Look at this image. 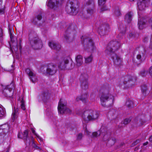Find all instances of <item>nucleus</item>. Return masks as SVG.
I'll list each match as a JSON object with an SVG mask.
<instances>
[{
  "instance_id": "nucleus-45",
  "label": "nucleus",
  "mask_w": 152,
  "mask_h": 152,
  "mask_svg": "<svg viewBox=\"0 0 152 152\" xmlns=\"http://www.w3.org/2000/svg\"><path fill=\"white\" fill-rule=\"evenodd\" d=\"M149 24L152 28V18L149 20Z\"/></svg>"
},
{
  "instance_id": "nucleus-11",
  "label": "nucleus",
  "mask_w": 152,
  "mask_h": 152,
  "mask_svg": "<svg viewBox=\"0 0 152 152\" xmlns=\"http://www.w3.org/2000/svg\"><path fill=\"white\" fill-rule=\"evenodd\" d=\"M150 0H139L137 3L138 9L140 10H142L149 4Z\"/></svg>"
},
{
  "instance_id": "nucleus-33",
  "label": "nucleus",
  "mask_w": 152,
  "mask_h": 152,
  "mask_svg": "<svg viewBox=\"0 0 152 152\" xmlns=\"http://www.w3.org/2000/svg\"><path fill=\"white\" fill-rule=\"evenodd\" d=\"M28 131L27 130H25L23 132V133L22 134L23 135V137L24 139H26L27 138L28 134Z\"/></svg>"
},
{
  "instance_id": "nucleus-18",
  "label": "nucleus",
  "mask_w": 152,
  "mask_h": 152,
  "mask_svg": "<svg viewBox=\"0 0 152 152\" xmlns=\"http://www.w3.org/2000/svg\"><path fill=\"white\" fill-rule=\"evenodd\" d=\"M48 45L52 49L56 50H59L61 47L60 45L53 41L50 42Z\"/></svg>"
},
{
  "instance_id": "nucleus-2",
  "label": "nucleus",
  "mask_w": 152,
  "mask_h": 152,
  "mask_svg": "<svg viewBox=\"0 0 152 152\" xmlns=\"http://www.w3.org/2000/svg\"><path fill=\"white\" fill-rule=\"evenodd\" d=\"M83 119V123H87L89 121H94L98 118L99 116L98 113L91 109L85 110L81 115Z\"/></svg>"
},
{
  "instance_id": "nucleus-37",
  "label": "nucleus",
  "mask_w": 152,
  "mask_h": 152,
  "mask_svg": "<svg viewBox=\"0 0 152 152\" xmlns=\"http://www.w3.org/2000/svg\"><path fill=\"white\" fill-rule=\"evenodd\" d=\"M130 121L131 120L130 118H126L124 120L123 123L124 124H126L129 123Z\"/></svg>"
},
{
  "instance_id": "nucleus-4",
  "label": "nucleus",
  "mask_w": 152,
  "mask_h": 152,
  "mask_svg": "<svg viewBox=\"0 0 152 152\" xmlns=\"http://www.w3.org/2000/svg\"><path fill=\"white\" fill-rule=\"evenodd\" d=\"M66 10L69 13L75 15L78 11V6L76 0H69Z\"/></svg>"
},
{
  "instance_id": "nucleus-27",
  "label": "nucleus",
  "mask_w": 152,
  "mask_h": 152,
  "mask_svg": "<svg viewBox=\"0 0 152 152\" xmlns=\"http://www.w3.org/2000/svg\"><path fill=\"white\" fill-rule=\"evenodd\" d=\"M139 18L138 19V26L139 28L140 29H143L145 25V23L143 21L141 20Z\"/></svg>"
},
{
  "instance_id": "nucleus-12",
  "label": "nucleus",
  "mask_w": 152,
  "mask_h": 152,
  "mask_svg": "<svg viewBox=\"0 0 152 152\" xmlns=\"http://www.w3.org/2000/svg\"><path fill=\"white\" fill-rule=\"evenodd\" d=\"M69 60L66 58H61L58 64V68L61 70L65 69L68 64Z\"/></svg>"
},
{
  "instance_id": "nucleus-13",
  "label": "nucleus",
  "mask_w": 152,
  "mask_h": 152,
  "mask_svg": "<svg viewBox=\"0 0 152 152\" xmlns=\"http://www.w3.org/2000/svg\"><path fill=\"white\" fill-rule=\"evenodd\" d=\"M83 128L85 130V132L88 136H90L92 138H94L97 137L101 135V131H98L97 132H94L92 133L91 135H90L91 133L89 132L87 129V126L86 124L83 125Z\"/></svg>"
},
{
  "instance_id": "nucleus-8",
  "label": "nucleus",
  "mask_w": 152,
  "mask_h": 152,
  "mask_svg": "<svg viewBox=\"0 0 152 152\" xmlns=\"http://www.w3.org/2000/svg\"><path fill=\"white\" fill-rule=\"evenodd\" d=\"M66 104L63 103L61 99L59 103L58 107V109L59 113L63 114L64 113H70L71 110L68 108H66Z\"/></svg>"
},
{
  "instance_id": "nucleus-35",
  "label": "nucleus",
  "mask_w": 152,
  "mask_h": 152,
  "mask_svg": "<svg viewBox=\"0 0 152 152\" xmlns=\"http://www.w3.org/2000/svg\"><path fill=\"white\" fill-rule=\"evenodd\" d=\"M31 130L32 132L35 135L36 137H37L39 140V141H41V139L39 137V136L35 132V130L31 128Z\"/></svg>"
},
{
  "instance_id": "nucleus-36",
  "label": "nucleus",
  "mask_w": 152,
  "mask_h": 152,
  "mask_svg": "<svg viewBox=\"0 0 152 152\" xmlns=\"http://www.w3.org/2000/svg\"><path fill=\"white\" fill-rule=\"evenodd\" d=\"M106 1V0H98V2L99 5H102L104 4Z\"/></svg>"
},
{
  "instance_id": "nucleus-1",
  "label": "nucleus",
  "mask_w": 152,
  "mask_h": 152,
  "mask_svg": "<svg viewBox=\"0 0 152 152\" xmlns=\"http://www.w3.org/2000/svg\"><path fill=\"white\" fill-rule=\"evenodd\" d=\"M120 46V44L119 42L116 41H112L108 44L105 51L106 53L111 58L114 63L118 65L121 64V59L119 56L114 53V52L117 50Z\"/></svg>"
},
{
  "instance_id": "nucleus-21",
  "label": "nucleus",
  "mask_w": 152,
  "mask_h": 152,
  "mask_svg": "<svg viewBox=\"0 0 152 152\" xmlns=\"http://www.w3.org/2000/svg\"><path fill=\"white\" fill-rule=\"evenodd\" d=\"M102 31H101L100 32H99V34L101 35H103L104 32H106L110 31V28L109 25L108 24H106L105 25H104L102 26Z\"/></svg>"
},
{
  "instance_id": "nucleus-34",
  "label": "nucleus",
  "mask_w": 152,
  "mask_h": 152,
  "mask_svg": "<svg viewBox=\"0 0 152 152\" xmlns=\"http://www.w3.org/2000/svg\"><path fill=\"white\" fill-rule=\"evenodd\" d=\"M82 86L83 88L86 89L88 88V83L87 82H85V83L83 82L82 84Z\"/></svg>"
},
{
  "instance_id": "nucleus-17",
  "label": "nucleus",
  "mask_w": 152,
  "mask_h": 152,
  "mask_svg": "<svg viewBox=\"0 0 152 152\" xmlns=\"http://www.w3.org/2000/svg\"><path fill=\"white\" fill-rule=\"evenodd\" d=\"M18 114V109L14 107L13 109L12 113L11 116V121L12 122H15L17 121Z\"/></svg>"
},
{
  "instance_id": "nucleus-50",
  "label": "nucleus",
  "mask_w": 152,
  "mask_h": 152,
  "mask_svg": "<svg viewBox=\"0 0 152 152\" xmlns=\"http://www.w3.org/2000/svg\"><path fill=\"white\" fill-rule=\"evenodd\" d=\"M2 3V0H0V4H1Z\"/></svg>"
},
{
  "instance_id": "nucleus-59",
  "label": "nucleus",
  "mask_w": 152,
  "mask_h": 152,
  "mask_svg": "<svg viewBox=\"0 0 152 152\" xmlns=\"http://www.w3.org/2000/svg\"><path fill=\"white\" fill-rule=\"evenodd\" d=\"M129 80H131V79H130Z\"/></svg>"
},
{
  "instance_id": "nucleus-10",
  "label": "nucleus",
  "mask_w": 152,
  "mask_h": 152,
  "mask_svg": "<svg viewBox=\"0 0 152 152\" xmlns=\"http://www.w3.org/2000/svg\"><path fill=\"white\" fill-rule=\"evenodd\" d=\"M62 0H49L47 3V5L50 8L55 9L62 4Z\"/></svg>"
},
{
  "instance_id": "nucleus-23",
  "label": "nucleus",
  "mask_w": 152,
  "mask_h": 152,
  "mask_svg": "<svg viewBox=\"0 0 152 152\" xmlns=\"http://www.w3.org/2000/svg\"><path fill=\"white\" fill-rule=\"evenodd\" d=\"M141 91L143 94L145 95H148L149 93V91L148 88L145 85L142 86Z\"/></svg>"
},
{
  "instance_id": "nucleus-51",
  "label": "nucleus",
  "mask_w": 152,
  "mask_h": 152,
  "mask_svg": "<svg viewBox=\"0 0 152 152\" xmlns=\"http://www.w3.org/2000/svg\"><path fill=\"white\" fill-rule=\"evenodd\" d=\"M138 141H139L138 140H136V141L135 142V143H137L138 142Z\"/></svg>"
},
{
  "instance_id": "nucleus-56",
  "label": "nucleus",
  "mask_w": 152,
  "mask_h": 152,
  "mask_svg": "<svg viewBox=\"0 0 152 152\" xmlns=\"http://www.w3.org/2000/svg\"><path fill=\"white\" fill-rule=\"evenodd\" d=\"M30 142H28V144H30Z\"/></svg>"
},
{
  "instance_id": "nucleus-31",
  "label": "nucleus",
  "mask_w": 152,
  "mask_h": 152,
  "mask_svg": "<svg viewBox=\"0 0 152 152\" xmlns=\"http://www.w3.org/2000/svg\"><path fill=\"white\" fill-rule=\"evenodd\" d=\"M126 105L128 107H131L133 106V102L131 100L128 99L126 102Z\"/></svg>"
},
{
  "instance_id": "nucleus-38",
  "label": "nucleus",
  "mask_w": 152,
  "mask_h": 152,
  "mask_svg": "<svg viewBox=\"0 0 152 152\" xmlns=\"http://www.w3.org/2000/svg\"><path fill=\"white\" fill-rule=\"evenodd\" d=\"M148 142L147 141L145 143H144L143 144V145L142 146V149L143 150H145V148L146 147V146L148 144Z\"/></svg>"
},
{
  "instance_id": "nucleus-16",
  "label": "nucleus",
  "mask_w": 152,
  "mask_h": 152,
  "mask_svg": "<svg viewBox=\"0 0 152 152\" xmlns=\"http://www.w3.org/2000/svg\"><path fill=\"white\" fill-rule=\"evenodd\" d=\"M86 4L88 5L89 6V7H91L92 8L90 9L88 8L87 10V12L88 13L92 14L94 12V1L93 0H89L87 2Z\"/></svg>"
},
{
  "instance_id": "nucleus-19",
  "label": "nucleus",
  "mask_w": 152,
  "mask_h": 152,
  "mask_svg": "<svg viewBox=\"0 0 152 152\" xmlns=\"http://www.w3.org/2000/svg\"><path fill=\"white\" fill-rule=\"evenodd\" d=\"M146 55L145 52H139V53L137 55V58L139 61L140 62H143L145 59Z\"/></svg>"
},
{
  "instance_id": "nucleus-52",
  "label": "nucleus",
  "mask_w": 152,
  "mask_h": 152,
  "mask_svg": "<svg viewBox=\"0 0 152 152\" xmlns=\"http://www.w3.org/2000/svg\"><path fill=\"white\" fill-rule=\"evenodd\" d=\"M129 0L131 1H134V0Z\"/></svg>"
},
{
  "instance_id": "nucleus-6",
  "label": "nucleus",
  "mask_w": 152,
  "mask_h": 152,
  "mask_svg": "<svg viewBox=\"0 0 152 152\" xmlns=\"http://www.w3.org/2000/svg\"><path fill=\"white\" fill-rule=\"evenodd\" d=\"M3 88H4L3 90V94L5 96L10 97L12 95L13 92L12 91V90L14 88L15 85L13 82H12L10 85L7 86H4L1 85Z\"/></svg>"
},
{
  "instance_id": "nucleus-7",
  "label": "nucleus",
  "mask_w": 152,
  "mask_h": 152,
  "mask_svg": "<svg viewBox=\"0 0 152 152\" xmlns=\"http://www.w3.org/2000/svg\"><path fill=\"white\" fill-rule=\"evenodd\" d=\"M9 127L7 124H5L0 127V144L4 140V138L8 132Z\"/></svg>"
},
{
  "instance_id": "nucleus-58",
  "label": "nucleus",
  "mask_w": 152,
  "mask_h": 152,
  "mask_svg": "<svg viewBox=\"0 0 152 152\" xmlns=\"http://www.w3.org/2000/svg\"><path fill=\"white\" fill-rule=\"evenodd\" d=\"M143 72L144 73H145V71H143Z\"/></svg>"
},
{
  "instance_id": "nucleus-29",
  "label": "nucleus",
  "mask_w": 152,
  "mask_h": 152,
  "mask_svg": "<svg viewBox=\"0 0 152 152\" xmlns=\"http://www.w3.org/2000/svg\"><path fill=\"white\" fill-rule=\"evenodd\" d=\"M114 14L116 16H118L121 14L119 8L118 7H115L113 10Z\"/></svg>"
},
{
  "instance_id": "nucleus-55",
  "label": "nucleus",
  "mask_w": 152,
  "mask_h": 152,
  "mask_svg": "<svg viewBox=\"0 0 152 152\" xmlns=\"http://www.w3.org/2000/svg\"><path fill=\"white\" fill-rule=\"evenodd\" d=\"M124 84H126V82H124Z\"/></svg>"
},
{
  "instance_id": "nucleus-9",
  "label": "nucleus",
  "mask_w": 152,
  "mask_h": 152,
  "mask_svg": "<svg viewBox=\"0 0 152 152\" xmlns=\"http://www.w3.org/2000/svg\"><path fill=\"white\" fill-rule=\"evenodd\" d=\"M33 48L35 49H40L42 48V41L38 38H35L30 42Z\"/></svg>"
},
{
  "instance_id": "nucleus-26",
  "label": "nucleus",
  "mask_w": 152,
  "mask_h": 152,
  "mask_svg": "<svg viewBox=\"0 0 152 152\" xmlns=\"http://www.w3.org/2000/svg\"><path fill=\"white\" fill-rule=\"evenodd\" d=\"M116 111L114 109H112L108 113V117H110L111 119H114L115 117Z\"/></svg>"
},
{
  "instance_id": "nucleus-15",
  "label": "nucleus",
  "mask_w": 152,
  "mask_h": 152,
  "mask_svg": "<svg viewBox=\"0 0 152 152\" xmlns=\"http://www.w3.org/2000/svg\"><path fill=\"white\" fill-rule=\"evenodd\" d=\"M26 72L30 77V79L33 83H34L37 79L36 74L33 73L29 69H26Z\"/></svg>"
},
{
  "instance_id": "nucleus-24",
  "label": "nucleus",
  "mask_w": 152,
  "mask_h": 152,
  "mask_svg": "<svg viewBox=\"0 0 152 152\" xmlns=\"http://www.w3.org/2000/svg\"><path fill=\"white\" fill-rule=\"evenodd\" d=\"M132 13L131 12H128L126 15L125 17V21L128 23L130 22L132 20Z\"/></svg>"
},
{
  "instance_id": "nucleus-48",
  "label": "nucleus",
  "mask_w": 152,
  "mask_h": 152,
  "mask_svg": "<svg viewBox=\"0 0 152 152\" xmlns=\"http://www.w3.org/2000/svg\"><path fill=\"white\" fill-rule=\"evenodd\" d=\"M149 140L150 141H152V135L149 138Z\"/></svg>"
},
{
  "instance_id": "nucleus-20",
  "label": "nucleus",
  "mask_w": 152,
  "mask_h": 152,
  "mask_svg": "<svg viewBox=\"0 0 152 152\" xmlns=\"http://www.w3.org/2000/svg\"><path fill=\"white\" fill-rule=\"evenodd\" d=\"M88 95L87 94H84L82 95L81 96L77 97L76 100L79 101V100H81L83 102H85L87 100V98Z\"/></svg>"
},
{
  "instance_id": "nucleus-3",
  "label": "nucleus",
  "mask_w": 152,
  "mask_h": 152,
  "mask_svg": "<svg viewBox=\"0 0 152 152\" xmlns=\"http://www.w3.org/2000/svg\"><path fill=\"white\" fill-rule=\"evenodd\" d=\"M100 91L102 93L100 97V100L101 104L103 106H105V102L109 99H112V102L113 101L114 98L110 94L109 88L102 87L101 88Z\"/></svg>"
},
{
  "instance_id": "nucleus-14",
  "label": "nucleus",
  "mask_w": 152,
  "mask_h": 152,
  "mask_svg": "<svg viewBox=\"0 0 152 152\" xmlns=\"http://www.w3.org/2000/svg\"><path fill=\"white\" fill-rule=\"evenodd\" d=\"M103 127H102L101 129V134L102 137L104 140H108L111 136V133L106 130H103Z\"/></svg>"
},
{
  "instance_id": "nucleus-43",
  "label": "nucleus",
  "mask_w": 152,
  "mask_h": 152,
  "mask_svg": "<svg viewBox=\"0 0 152 152\" xmlns=\"http://www.w3.org/2000/svg\"><path fill=\"white\" fill-rule=\"evenodd\" d=\"M37 18L38 20H40L42 18V16L40 14L38 15L37 16Z\"/></svg>"
},
{
  "instance_id": "nucleus-49",
  "label": "nucleus",
  "mask_w": 152,
  "mask_h": 152,
  "mask_svg": "<svg viewBox=\"0 0 152 152\" xmlns=\"http://www.w3.org/2000/svg\"><path fill=\"white\" fill-rule=\"evenodd\" d=\"M65 37L66 40L67 41V40L68 39V37H67V36H66V37Z\"/></svg>"
},
{
  "instance_id": "nucleus-5",
  "label": "nucleus",
  "mask_w": 152,
  "mask_h": 152,
  "mask_svg": "<svg viewBox=\"0 0 152 152\" xmlns=\"http://www.w3.org/2000/svg\"><path fill=\"white\" fill-rule=\"evenodd\" d=\"M42 72L46 75H53L54 74L57 72L56 66L52 64H49L47 68L42 67L41 68Z\"/></svg>"
},
{
  "instance_id": "nucleus-41",
  "label": "nucleus",
  "mask_w": 152,
  "mask_h": 152,
  "mask_svg": "<svg viewBox=\"0 0 152 152\" xmlns=\"http://www.w3.org/2000/svg\"><path fill=\"white\" fill-rule=\"evenodd\" d=\"M149 73L152 78V66L149 69Z\"/></svg>"
},
{
  "instance_id": "nucleus-47",
  "label": "nucleus",
  "mask_w": 152,
  "mask_h": 152,
  "mask_svg": "<svg viewBox=\"0 0 152 152\" xmlns=\"http://www.w3.org/2000/svg\"><path fill=\"white\" fill-rule=\"evenodd\" d=\"M131 77L130 76H126L125 77V79L126 80L127 79H130V78H131Z\"/></svg>"
},
{
  "instance_id": "nucleus-39",
  "label": "nucleus",
  "mask_w": 152,
  "mask_h": 152,
  "mask_svg": "<svg viewBox=\"0 0 152 152\" xmlns=\"http://www.w3.org/2000/svg\"><path fill=\"white\" fill-rule=\"evenodd\" d=\"M82 137V134L81 133L79 134L77 137V139L78 140H81Z\"/></svg>"
},
{
  "instance_id": "nucleus-57",
  "label": "nucleus",
  "mask_w": 152,
  "mask_h": 152,
  "mask_svg": "<svg viewBox=\"0 0 152 152\" xmlns=\"http://www.w3.org/2000/svg\"><path fill=\"white\" fill-rule=\"evenodd\" d=\"M142 76H144V75H142Z\"/></svg>"
},
{
  "instance_id": "nucleus-32",
  "label": "nucleus",
  "mask_w": 152,
  "mask_h": 152,
  "mask_svg": "<svg viewBox=\"0 0 152 152\" xmlns=\"http://www.w3.org/2000/svg\"><path fill=\"white\" fill-rule=\"evenodd\" d=\"M20 106L21 109L22 110H25L26 109L25 102L23 99L20 102Z\"/></svg>"
},
{
  "instance_id": "nucleus-42",
  "label": "nucleus",
  "mask_w": 152,
  "mask_h": 152,
  "mask_svg": "<svg viewBox=\"0 0 152 152\" xmlns=\"http://www.w3.org/2000/svg\"><path fill=\"white\" fill-rule=\"evenodd\" d=\"M87 40H88L89 42L88 45H93V43L92 42V40L91 39H87Z\"/></svg>"
},
{
  "instance_id": "nucleus-22",
  "label": "nucleus",
  "mask_w": 152,
  "mask_h": 152,
  "mask_svg": "<svg viewBox=\"0 0 152 152\" xmlns=\"http://www.w3.org/2000/svg\"><path fill=\"white\" fill-rule=\"evenodd\" d=\"M76 61L77 66H80L83 63L82 56L81 55H78L76 58Z\"/></svg>"
},
{
  "instance_id": "nucleus-54",
  "label": "nucleus",
  "mask_w": 152,
  "mask_h": 152,
  "mask_svg": "<svg viewBox=\"0 0 152 152\" xmlns=\"http://www.w3.org/2000/svg\"><path fill=\"white\" fill-rule=\"evenodd\" d=\"M101 10L102 11H103V10L102 9V8L101 9Z\"/></svg>"
},
{
  "instance_id": "nucleus-25",
  "label": "nucleus",
  "mask_w": 152,
  "mask_h": 152,
  "mask_svg": "<svg viewBox=\"0 0 152 152\" xmlns=\"http://www.w3.org/2000/svg\"><path fill=\"white\" fill-rule=\"evenodd\" d=\"M6 113L5 109L0 104V118L4 117L6 115Z\"/></svg>"
},
{
  "instance_id": "nucleus-53",
  "label": "nucleus",
  "mask_w": 152,
  "mask_h": 152,
  "mask_svg": "<svg viewBox=\"0 0 152 152\" xmlns=\"http://www.w3.org/2000/svg\"><path fill=\"white\" fill-rule=\"evenodd\" d=\"M84 36H83L82 37V39L83 38V39H84Z\"/></svg>"
},
{
  "instance_id": "nucleus-30",
  "label": "nucleus",
  "mask_w": 152,
  "mask_h": 152,
  "mask_svg": "<svg viewBox=\"0 0 152 152\" xmlns=\"http://www.w3.org/2000/svg\"><path fill=\"white\" fill-rule=\"evenodd\" d=\"M93 59V56L92 55L85 58V61L86 63L91 62Z\"/></svg>"
},
{
  "instance_id": "nucleus-40",
  "label": "nucleus",
  "mask_w": 152,
  "mask_h": 152,
  "mask_svg": "<svg viewBox=\"0 0 152 152\" xmlns=\"http://www.w3.org/2000/svg\"><path fill=\"white\" fill-rule=\"evenodd\" d=\"M22 135H23L22 133L20 132L18 133V137L19 138H23Z\"/></svg>"
},
{
  "instance_id": "nucleus-28",
  "label": "nucleus",
  "mask_w": 152,
  "mask_h": 152,
  "mask_svg": "<svg viewBox=\"0 0 152 152\" xmlns=\"http://www.w3.org/2000/svg\"><path fill=\"white\" fill-rule=\"evenodd\" d=\"M49 95V93L47 91H44L42 93L41 97L42 98V100L45 101L47 99Z\"/></svg>"
},
{
  "instance_id": "nucleus-44",
  "label": "nucleus",
  "mask_w": 152,
  "mask_h": 152,
  "mask_svg": "<svg viewBox=\"0 0 152 152\" xmlns=\"http://www.w3.org/2000/svg\"><path fill=\"white\" fill-rule=\"evenodd\" d=\"M3 36L2 29L0 28V37H2Z\"/></svg>"
},
{
  "instance_id": "nucleus-46",
  "label": "nucleus",
  "mask_w": 152,
  "mask_h": 152,
  "mask_svg": "<svg viewBox=\"0 0 152 152\" xmlns=\"http://www.w3.org/2000/svg\"><path fill=\"white\" fill-rule=\"evenodd\" d=\"M4 13V10L3 8H0V14Z\"/></svg>"
}]
</instances>
